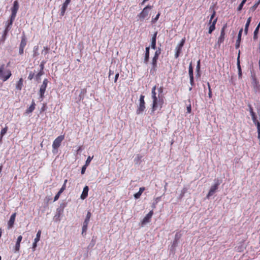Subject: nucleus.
<instances>
[{"label":"nucleus","instance_id":"obj_59","mask_svg":"<svg viewBox=\"0 0 260 260\" xmlns=\"http://www.w3.org/2000/svg\"><path fill=\"white\" fill-rule=\"evenodd\" d=\"M190 78V84L193 86L194 85V79L193 77L189 78Z\"/></svg>","mask_w":260,"mask_h":260},{"label":"nucleus","instance_id":"obj_53","mask_svg":"<svg viewBox=\"0 0 260 260\" xmlns=\"http://www.w3.org/2000/svg\"><path fill=\"white\" fill-rule=\"evenodd\" d=\"M66 188V186L65 185V184H63V185L62 186L61 188L60 189V190H59V191L61 193H62Z\"/></svg>","mask_w":260,"mask_h":260},{"label":"nucleus","instance_id":"obj_16","mask_svg":"<svg viewBox=\"0 0 260 260\" xmlns=\"http://www.w3.org/2000/svg\"><path fill=\"white\" fill-rule=\"evenodd\" d=\"M248 106L249 109V112H250V115L251 116L253 122L256 121V120H257L256 115L253 111V109L252 106L250 104H249L248 105Z\"/></svg>","mask_w":260,"mask_h":260},{"label":"nucleus","instance_id":"obj_18","mask_svg":"<svg viewBox=\"0 0 260 260\" xmlns=\"http://www.w3.org/2000/svg\"><path fill=\"white\" fill-rule=\"evenodd\" d=\"M36 104L34 100H32L31 105L25 111L27 114L31 113L35 109Z\"/></svg>","mask_w":260,"mask_h":260},{"label":"nucleus","instance_id":"obj_33","mask_svg":"<svg viewBox=\"0 0 260 260\" xmlns=\"http://www.w3.org/2000/svg\"><path fill=\"white\" fill-rule=\"evenodd\" d=\"M41 235V231L39 230L37 234L36 237L34 239L35 242H39L40 241Z\"/></svg>","mask_w":260,"mask_h":260},{"label":"nucleus","instance_id":"obj_24","mask_svg":"<svg viewBox=\"0 0 260 260\" xmlns=\"http://www.w3.org/2000/svg\"><path fill=\"white\" fill-rule=\"evenodd\" d=\"M149 59V47L146 48L144 62L147 63Z\"/></svg>","mask_w":260,"mask_h":260},{"label":"nucleus","instance_id":"obj_51","mask_svg":"<svg viewBox=\"0 0 260 260\" xmlns=\"http://www.w3.org/2000/svg\"><path fill=\"white\" fill-rule=\"evenodd\" d=\"M176 50V52L175 54V57L176 58H177L179 57L181 51H180V50Z\"/></svg>","mask_w":260,"mask_h":260},{"label":"nucleus","instance_id":"obj_43","mask_svg":"<svg viewBox=\"0 0 260 260\" xmlns=\"http://www.w3.org/2000/svg\"><path fill=\"white\" fill-rule=\"evenodd\" d=\"M10 30L9 29H8V28H5L4 31V34H3V38L4 40H5V38L9 32V31Z\"/></svg>","mask_w":260,"mask_h":260},{"label":"nucleus","instance_id":"obj_46","mask_svg":"<svg viewBox=\"0 0 260 260\" xmlns=\"http://www.w3.org/2000/svg\"><path fill=\"white\" fill-rule=\"evenodd\" d=\"M196 70L198 74H199L200 70V60H199L197 62V66L196 67Z\"/></svg>","mask_w":260,"mask_h":260},{"label":"nucleus","instance_id":"obj_30","mask_svg":"<svg viewBox=\"0 0 260 260\" xmlns=\"http://www.w3.org/2000/svg\"><path fill=\"white\" fill-rule=\"evenodd\" d=\"M39 47L38 46H36L33 48V57H35L39 55Z\"/></svg>","mask_w":260,"mask_h":260},{"label":"nucleus","instance_id":"obj_27","mask_svg":"<svg viewBox=\"0 0 260 260\" xmlns=\"http://www.w3.org/2000/svg\"><path fill=\"white\" fill-rule=\"evenodd\" d=\"M188 74H189V78L193 77V67L192 65V62H191L189 63Z\"/></svg>","mask_w":260,"mask_h":260},{"label":"nucleus","instance_id":"obj_55","mask_svg":"<svg viewBox=\"0 0 260 260\" xmlns=\"http://www.w3.org/2000/svg\"><path fill=\"white\" fill-rule=\"evenodd\" d=\"M38 242H35V241L34 240V242L33 243V244H32V248H33V250L35 251V249L37 246V243Z\"/></svg>","mask_w":260,"mask_h":260},{"label":"nucleus","instance_id":"obj_8","mask_svg":"<svg viewBox=\"0 0 260 260\" xmlns=\"http://www.w3.org/2000/svg\"><path fill=\"white\" fill-rule=\"evenodd\" d=\"M227 27V24L225 23L223 25V27L221 28V31H220V35L217 41V44L220 46L221 43H222L224 42V38H225V30L226 28Z\"/></svg>","mask_w":260,"mask_h":260},{"label":"nucleus","instance_id":"obj_52","mask_svg":"<svg viewBox=\"0 0 260 260\" xmlns=\"http://www.w3.org/2000/svg\"><path fill=\"white\" fill-rule=\"evenodd\" d=\"M259 28H260V22H259V23L257 25L256 28L255 29V30L254 31V32L258 34V31H259Z\"/></svg>","mask_w":260,"mask_h":260},{"label":"nucleus","instance_id":"obj_17","mask_svg":"<svg viewBox=\"0 0 260 260\" xmlns=\"http://www.w3.org/2000/svg\"><path fill=\"white\" fill-rule=\"evenodd\" d=\"M242 31H243V29L241 28L239 31V33H238V39L236 41V48L237 49L240 46V42H241V36H242Z\"/></svg>","mask_w":260,"mask_h":260},{"label":"nucleus","instance_id":"obj_58","mask_svg":"<svg viewBox=\"0 0 260 260\" xmlns=\"http://www.w3.org/2000/svg\"><path fill=\"white\" fill-rule=\"evenodd\" d=\"M119 77V73H117L115 76L114 82L116 83Z\"/></svg>","mask_w":260,"mask_h":260},{"label":"nucleus","instance_id":"obj_1","mask_svg":"<svg viewBox=\"0 0 260 260\" xmlns=\"http://www.w3.org/2000/svg\"><path fill=\"white\" fill-rule=\"evenodd\" d=\"M164 103V96L161 95H158V98L152 100V112H154L157 109H160Z\"/></svg>","mask_w":260,"mask_h":260},{"label":"nucleus","instance_id":"obj_48","mask_svg":"<svg viewBox=\"0 0 260 260\" xmlns=\"http://www.w3.org/2000/svg\"><path fill=\"white\" fill-rule=\"evenodd\" d=\"M61 192H60L59 191H58V192H57V194L55 195V196L54 197V202H55V201H57V200L59 199V198L60 195V194H61Z\"/></svg>","mask_w":260,"mask_h":260},{"label":"nucleus","instance_id":"obj_7","mask_svg":"<svg viewBox=\"0 0 260 260\" xmlns=\"http://www.w3.org/2000/svg\"><path fill=\"white\" fill-rule=\"evenodd\" d=\"M48 83V80L47 79H44L42 84L41 85L40 90H39V95L41 99H43L44 98V93L46 91L47 85Z\"/></svg>","mask_w":260,"mask_h":260},{"label":"nucleus","instance_id":"obj_64","mask_svg":"<svg viewBox=\"0 0 260 260\" xmlns=\"http://www.w3.org/2000/svg\"><path fill=\"white\" fill-rule=\"evenodd\" d=\"M251 21V17H249V18L247 19V22H247V23H250Z\"/></svg>","mask_w":260,"mask_h":260},{"label":"nucleus","instance_id":"obj_31","mask_svg":"<svg viewBox=\"0 0 260 260\" xmlns=\"http://www.w3.org/2000/svg\"><path fill=\"white\" fill-rule=\"evenodd\" d=\"M44 72L39 71V73L36 76V81L39 82L41 79V77L44 75Z\"/></svg>","mask_w":260,"mask_h":260},{"label":"nucleus","instance_id":"obj_4","mask_svg":"<svg viewBox=\"0 0 260 260\" xmlns=\"http://www.w3.org/2000/svg\"><path fill=\"white\" fill-rule=\"evenodd\" d=\"M153 8V6L147 5L145 7L142 12L138 15V17L141 21L143 20L144 19L147 18L148 16L149 11L148 10H151Z\"/></svg>","mask_w":260,"mask_h":260},{"label":"nucleus","instance_id":"obj_39","mask_svg":"<svg viewBox=\"0 0 260 260\" xmlns=\"http://www.w3.org/2000/svg\"><path fill=\"white\" fill-rule=\"evenodd\" d=\"M161 53V49L160 48H158L157 50L155 52L154 56L155 57H158L159 55Z\"/></svg>","mask_w":260,"mask_h":260},{"label":"nucleus","instance_id":"obj_34","mask_svg":"<svg viewBox=\"0 0 260 260\" xmlns=\"http://www.w3.org/2000/svg\"><path fill=\"white\" fill-rule=\"evenodd\" d=\"M257 127V133L258 134H260V123L258 122L257 120L253 122Z\"/></svg>","mask_w":260,"mask_h":260},{"label":"nucleus","instance_id":"obj_35","mask_svg":"<svg viewBox=\"0 0 260 260\" xmlns=\"http://www.w3.org/2000/svg\"><path fill=\"white\" fill-rule=\"evenodd\" d=\"M46 60H43L41 61L40 64V71H42V72H44V66L45 64H46Z\"/></svg>","mask_w":260,"mask_h":260},{"label":"nucleus","instance_id":"obj_21","mask_svg":"<svg viewBox=\"0 0 260 260\" xmlns=\"http://www.w3.org/2000/svg\"><path fill=\"white\" fill-rule=\"evenodd\" d=\"M145 189V188L144 187H140L139 191L134 194L135 198L137 199L140 198Z\"/></svg>","mask_w":260,"mask_h":260},{"label":"nucleus","instance_id":"obj_56","mask_svg":"<svg viewBox=\"0 0 260 260\" xmlns=\"http://www.w3.org/2000/svg\"><path fill=\"white\" fill-rule=\"evenodd\" d=\"M187 113H190L191 111V105H189L187 107Z\"/></svg>","mask_w":260,"mask_h":260},{"label":"nucleus","instance_id":"obj_47","mask_svg":"<svg viewBox=\"0 0 260 260\" xmlns=\"http://www.w3.org/2000/svg\"><path fill=\"white\" fill-rule=\"evenodd\" d=\"M34 76H35L34 73L30 72L29 74L28 79L30 80H31L34 78Z\"/></svg>","mask_w":260,"mask_h":260},{"label":"nucleus","instance_id":"obj_13","mask_svg":"<svg viewBox=\"0 0 260 260\" xmlns=\"http://www.w3.org/2000/svg\"><path fill=\"white\" fill-rule=\"evenodd\" d=\"M16 216V213H14L11 215L10 218L8 222V226L9 229L13 227Z\"/></svg>","mask_w":260,"mask_h":260},{"label":"nucleus","instance_id":"obj_49","mask_svg":"<svg viewBox=\"0 0 260 260\" xmlns=\"http://www.w3.org/2000/svg\"><path fill=\"white\" fill-rule=\"evenodd\" d=\"M87 166H86V165H84L82 167L81 169V174H84L85 173V170L87 168Z\"/></svg>","mask_w":260,"mask_h":260},{"label":"nucleus","instance_id":"obj_9","mask_svg":"<svg viewBox=\"0 0 260 260\" xmlns=\"http://www.w3.org/2000/svg\"><path fill=\"white\" fill-rule=\"evenodd\" d=\"M220 183L218 182V180L217 181V182H216L214 185H213L209 192L208 193L207 195V198L209 199V198L213 196V194L215 193V192L216 191V190L218 189V186L219 185Z\"/></svg>","mask_w":260,"mask_h":260},{"label":"nucleus","instance_id":"obj_29","mask_svg":"<svg viewBox=\"0 0 260 260\" xmlns=\"http://www.w3.org/2000/svg\"><path fill=\"white\" fill-rule=\"evenodd\" d=\"M26 45V39L25 36L24 35L21 38V42H20L19 46L25 47Z\"/></svg>","mask_w":260,"mask_h":260},{"label":"nucleus","instance_id":"obj_23","mask_svg":"<svg viewBox=\"0 0 260 260\" xmlns=\"http://www.w3.org/2000/svg\"><path fill=\"white\" fill-rule=\"evenodd\" d=\"M15 19V17H12V16H10V19L9 21H8L7 22L6 26V28H8V29H10L11 26L12 25L13 22L14 21Z\"/></svg>","mask_w":260,"mask_h":260},{"label":"nucleus","instance_id":"obj_14","mask_svg":"<svg viewBox=\"0 0 260 260\" xmlns=\"http://www.w3.org/2000/svg\"><path fill=\"white\" fill-rule=\"evenodd\" d=\"M88 190H89L88 186L87 185L84 186V187L83 188V190L82 192V194L80 196V198L81 199L84 200L87 197Z\"/></svg>","mask_w":260,"mask_h":260},{"label":"nucleus","instance_id":"obj_62","mask_svg":"<svg viewBox=\"0 0 260 260\" xmlns=\"http://www.w3.org/2000/svg\"><path fill=\"white\" fill-rule=\"evenodd\" d=\"M242 75V70L238 71V76L239 78H241Z\"/></svg>","mask_w":260,"mask_h":260},{"label":"nucleus","instance_id":"obj_36","mask_svg":"<svg viewBox=\"0 0 260 260\" xmlns=\"http://www.w3.org/2000/svg\"><path fill=\"white\" fill-rule=\"evenodd\" d=\"M50 50V48L48 47H44V49L42 51V54H44L46 55L48 53L49 51Z\"/></svg>","mask_w":260,"mask_h":260},{"label":"nucleus","instance_id":"obj_37","mask_svg":"<svg viewBox=\"0 0 260 260\" xmlns=\"http://www.w3.org/2000/svg\"><path fill=\"white\" fill-rule=\"evenodd\" d=\"M160 14L159 13H158L156 15V16H155V18L152 19V20H151L152 23H155L158 20V19L160 16Z\"/></svg>","mask_w":260,"mask_h":260},{"label":"nucleus","instance_id":"obj_19","mask_svg":"<svg viewBox=\"0 0 260 260\" xmlns=\"http://www.w3.org/2000/svg\"><path fill=\"white\" fill-rule=\"evenodd\" d=\"M23 80L22 78H20L16 84V88L18 90H21L23 87Z\"/></svg>","mask_w":260,"mask_h":260},{"label":"nucleus","instance_id":"obj_2","mask_svg":"<svg viewBox=\"0 0 260 260\" xmlns=\"http://www.w3.org/2000/svg\"><path fill=\"white\" fill-rule=\"evenodd\" d=\"M5 64H3L0 66V79H1L3 82H5L8 80L12 75L10 70H8L5 71Z\"/></svg>","mask_w":260,"mask_h":260},{"label":"nucleus","instance_id":"obj_15","mask_svg":"<svg viewBox=\"0 0 260 260\" xmlns=\"http://www.w3.org/2000/svg\"><path fill=\"white\" fill-rule=\"evenodd\" d=\"M22 236L20 235L18 237L17 241H16V244H15V251H19L20 247V243L22 241Z\"/></svg>","mask_w":260,"mask_h":260},{"label":"nucleus","instance_id":"obj_50","mask_svg":"<svg viewBox=\"0 0 260 260\" xmlns=\"http://www.w3.org/2000/svg\"><path fill=\"white\" fill-rule=\"evenodd\" d=\"M25 47L19 46V53L21 55L23 54L24 49Z\"/></svg>","mask_w":260,"mask_h":260},{"label":"nucleus","instance_id":"obj_42","mask_svg":"<svg viewBox=\"0 0 260 260\" xmlns=\"http://www.w3.org/2000/svg\"><path fill=\"white\" fill-rule=\"evenodd\" d=\"M156 41L154 39H152L151 40V48L153 49L156 48Z\"/></svg>","mask_w":260,"mask_h":260},{"label":"nucleus","instance_id":"obj_25","mask_svg":"<svg viewBox=\"0 0 260 260\" xmlns=\"http://www.w3.org/2000/svg\"><path fill=\"white\" fill-rule=\"evenodd\" d=\"M68 5L63 3L60 10V16H63L66 12V11L68 7Z\"/></svg>","mask_w":260,"mask_h":260},{"label":"nucleus","instance_id":"obj_57","mask_svg":"<svg viewBox=\"0 0 260 260\" xmlns=\"http://www.w3.org/2000/svg\"><path fill=\"white\" fill-rule=\"evenodd\" d=\"M243 5L244 4H242V3H241V4L239 5L238 7V11H241L242 9Z\"/></svg>","mask_w":260,"mask_h":260},{"label":"nucleus","instance_id":"obj_44","mask_svg":"<svg viewBox=\"0 0 260 260\" xmlns=\"http://www.w3.org/2000/svg\"><path fill=\"white\" fill-rule=\"evenodd\" d=\"M208 87L209 89L208 96L210 98H211L212 97V91L209 83H208Z\"/></svg>","mask_w":260,"mask_h":260},{"label":"nucleus","instance_id":"obj_6","mask_svg":"<svg viewBox=\"0 0 260 260\" xmlns=\"http://www.w3.org/2000/svg\"><path fill=\"white\" fill-rule=\"evenodd\" d=\"M64 138V135H60L57 137L53 141L52 144L53 149L57 150L58 148L60 147L62 141Z\"/></svg>","mask_w":260,"mask_h":260},{"label":"nucleus","instance_id":"obj_60","mask_svg":"<svg viewBox=\"0 0 260 260\" xmlns=\"http://www.w3.org/2000/svg\"><path fill=\"white\" fill-rule=\"evenodd\" d=\"M257 35H258V34H257V33L253 32V39H254V40H257V38H258Z\"/></svg>","mask_w":260,"mask_h":260},{"label":"nucleus","instance_id":"obj_38","mask_svg":"<svg viewBox=\"0 0 260 260\" xmlns=\"http://www.w3.org/2000/svg\"><path fill=\"white\" fill-rule=\"evenodd\" d=\"M93 157V156H91H91H89L87 157V159H86V162H85V165H86V166H88L90 164V162H91V160L92 159Z\"/></svg>","mask_w":260,"mask_h":260},{"label":"nucleus","instance_id":"obj_3","mask_svg":"<svg viewBox=\"0 0 260 260\" xmlns=\"http://www.w3.org/2000/svg\"><path fill=\"white\" fill-rule=\"evenodd\" d=\"M145 96L141 94L140 96L139 104L138 106L136 113L139 115L142 113L145 109V102L144 101Z\"/></svg>","mask_w":260,"mask_h":260},{"label":"nucleus","instance_id":"obj_54","mask_svg":"<svg viewBox=\"0 0 260 260\" xmlns=\"http://www.w3.org/2000/svg\"><path fill=\"white\" fill-rule=\"evenodd\" d=\"M158 92H159V94L158 95H161V94L163 92V87L162 86H160L159 88H158Z\"/></svg>","mask_w":260,"mask_h":260},{"label":"nucleus","instance_id":"obj_11","mask_svg":"<svg viewBox=\"0 0 260 260\" xmlns=\"http://www.w3.org/2000/svg\"><path fill=\"white\" fill-rule=\"evenodd\" d=\"M153 214V212L151 210L144 217L141 221V224L142 226L150 221V219L152 218Z\"/></svg>","mask_w":260,"mask_h":260},{"label":"nucleus","instance_id":"obj_63","mask_svg":"<svg viewBox=\"0 0 260 260\" xmlns=\"http://www.w3.org/2000/svg\"><path fill=\"white\" fill-rule=\"evenodd\" d=\"M71 1V0H66L64 3L68 5L70 3Z\"/></svg>","mask_w":260,"mask_h":260},{"label":"nucleus","instance_id":"obj_32","mask_svg":"<svg viewBox=\"0 0 260 260\" xmlns=\"http://www.w3.org/2000/svg\"><path fill=\"white\" fill-rule=\"evenodd\" d=\"M8 127L7 126H6L4 128H3L1 132V136L3 137L7 132Z\"/></svg>","mask_w":260,"mask_h":260},{"label":"nucleus","instance_id":"obj_61","mask_svg":"<svg viewBox=\"0 0 260 260\" xmlns=\"http://www.w3.org/2000/svg\"><path fill=\"white\" fill-rule=\"evenodd\" d=\"M157 32H155L154 33V34L153 35L152 38V39H154L155 40H156V36H157Z\"/></svg>","mask_w":260,"mask_h":260},{"label":"nucleus","instance_id":"obj_45","mask_svg":"<svg viewBox=\"0 0 260 260\" xmlns=\"http://www.w3.org/2000/svg\"><path fill=\"white\" fill-rule=\"evenodd\" d=\"M87 226L88 224H86L83 223V226H82V234L84 233H85L87 230Z\"/></svg>","mask_w":260,"mask_h":260},{"label":"nucleus","instance_id":"obj_20","mask_svg":"<svg viewBox=\"0 0 260 260\" xmlns=\"http://www.w3.org/2000/svg\"><path fill=\"white\" fill-rule=\"evenodd\" d=\"M185 38H183L181 41H180V43L176 46L175 50H180L181 51L182 48L185 43Z\"/></svg>","mask_w":260,"mask_h":260},{"label":"nucleus","instance_id":"obj_10","mask_svg":"<svg viewBox=\"0 0 260 260\" xmlns=\"http://www.w3.org/2000/svg\"><path fill=\"white\" fill-rule=\"evenodd\" d=\"M19 3L17 1H15L13 3V7L11 8V16L16 18L17 11L19 9Z\"/></svg>","mask_w":260,"mask_h":260},{"label":"nucleus","instance_id":"obj_5","mask_svg":"<svg viewBox=\"0 0 260 260\" xmlns=\"http://www.w3.org/2000/svg\"><path fill=\"white\" fill-rule=\"evenodd\" d=\"M216 14V12L215 11H213L212 14L211 15L210 17V19L209 21V24L210 26L209 28L208 32L209 34H211L212 33V32L215 30V25L217 22V18L214 19L213 20V18H214Z\"/></svg>","mask_w":260,"mask_h":260},{"label":"nucleus","instance_id":"obj_26","mask_svg":"<svg viewBox=\"0 0 260 260\" xmlns=\"http://www.w3.org/2000/svg\"><path fill=\"white\" fill-rule=\"evenodd\" d=\"M91 216V214L90 212L88 211L86 216V218H85V219L83 223L86 224H88V223L89 222Z\"/></svg>","mask_w":260,"mask_h":260},{"label":"nucleus","instance_id":"obj_28","mask_svg":"<svg viewBox=\"0 0 260 260\" xmlns=\"http://www.w3.org/2000/svg\"><path fill=\"white\" fill-rule=\"evenodd\" d=\"M156 86H153L152 88L151 94H152V100L158 98V96H156Z\"/></svg>","mask_w":260,"mask_h":260},{"label":"nucleus","instance_id":"obj_22","mask_svg":"<svg viewBox=\"0 0 260 260\" xmlns=\"http://www.w3.org/2000/svg\"><path fill=\"white\" fill-rule=\"evenodd\" d=\"M63 212V210L62 209H61V208H58L57 209V210H56V213L54 216V218H55V219L57 220L58 219V220H59V217L60 216V215L62 214Z\"/></svg>","mask_w":260,"mask_h":260},{"label":"nucleus","instance_id":"obj_41","mask_svg":"<svg viewBox=\"0 0 260 260\" xmlns=\"http://www.w3.org/2000/svg\"><path fill=\"white\" fill-rule=\"evenodd\" d=\"M182 235L180 233H177L175 236V239L176 241H179V240L181 237Z\"/></svg>","mask_w":260,"mask_h":260},{"label":"nucleus","instance_id":"obj_40","mask_svg":"<svg viewBox=\"0 0 260 260\" xmlns=\"http://www.w3.org/2000/svg\"><path fill=\"white\" fill-rule=\"evenodd\" d=\"M239 58H240V52L239 53L238 56L237 58V68H238V71L242 70L241 68L240 64Z\"/></svg>","mask_w":260,"mask_h":260},{"label":"nucleus","instance_id":"obj_12","mask_svg":"<svg viewBox=\"0 0 260 260\" xmlns=\"http://www.w3.org/2000/svg\"><path fill=\"white\" fill-rule=\"evenodd\" d=\"M158 57L153 56L152 60V69L150 70L151 74H154L155 73L157 68V61L158 60Z\"/></svg>","mask_w":260,"mask_h":260}]
</instances>
